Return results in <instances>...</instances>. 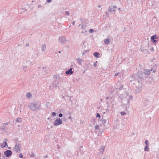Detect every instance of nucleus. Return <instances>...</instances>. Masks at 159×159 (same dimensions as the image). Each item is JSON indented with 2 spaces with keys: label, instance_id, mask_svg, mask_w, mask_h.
I'll use <instances>...</instances> for the list:
<instances>
[{
  "label": "nucleus",
  "instance_id": "obj_1",
  "mask_svg": "<svg viewBox=\"0 0 159 159\" xmlns=\"http://www.w3.org/2000/svg\"><path fill=\"white\" fill-rule=\"evenodd\" d=\"M29 108L33 111L40 110L41 104L37 102H33L28 105Z\"/></svg>",
  "mask_w": 159,
  "mask_h": 159
},
{
  "label": "nucleus",
  "instance_id": "obj_2",
  "mask_svg": "<svg viewBox=\"0 0 159 159\" xmlns=\"http://www.w3.org/2000/svg\"><path fill=\"white\" fill-rule=\"evenodd\" d=\"M130 100L127 98H124L122 99V105L125 108V111L127 110V107L129 105V102Z\"/></svg>",
  "mask_w": 159,
  "mask_h": 159
},
{
  "label": "nucleus",
  "instance_id": "obj_3",
  "mask_svg": "<svg viewBox=\"0 0 159 159\" xmlns=\"http://www.w3.org/2000/svg\"><path fill=\"white\" fill-rule=\"evenodd\" d=\"M142 89V84L138 81L136 84L135 91L136 93H139Z\"/></svg>",
  "mask_w": 159,
  "mask_h": 159
},
{
  "label": "nucleus",
  "instance_id": "obj_4",
  "mask_svg": "<svg viewBox=\"0 0 159 159\" xmlns=\"http://www.w3.org/2000/svg\"><path fill=\"white\" fill-rule=\"evenodd\" d=\"M21 145L19 143H16L13 148L14 151L17 153H19L21 150Z\"/></svg>",
  "mask_w": 159,
  "mask_h": 159
},
{
  "label": "nucleus",
  "instance_id": "obj_5",
  "mask_svg": "<svg viewBox=\"0 0 159 159\" xmlns=\"http://www.w3.org/2000/svg\"><path fill=\"white\" fill-rule=\"evenodd\" d=\"M62 121L61 119L60 118H57L54 120L53 125L54 126H57L62 124Z\"/></svg>",
  "mask_w": 159,
  "mask_h": 159
},
{
  "label": "nucleus",
  "instance_id": "obj_6",
  "mask_svg": "<svg viewBox=\"0 0 159 159\" xmlns=\"http://www.w3.org/2000/svg\"><path fill=\"white\" fill-rule=\"evenodd\" d=\"M59 42L62 44L64 45L66 42L65 37L61 36L59 37Z\"/></svg>",
  "mask_w": 159,
  "mask_h": 159
},
{
  "label": "nucleus",
  "instance_id": "obj_7",
  "mask_svg": "<svg viewBox=\"0 0 159 159\" xmlns=\"http://www.w3.org/2000/svg\"><path fill=\"white\" fill-rule=\"evenodd\" d=\"M137 75L139 78L141 79H143L144 78H145V74H144V72L141 71H139L137 74Z\"/></svg>",
  "mask_w": 159,
  "mask_h": 159
},
{
  "label": "nucleus",
  "instance_id": "obj_8",
  "mask_svg": "<svg viewBox=\"0 0 159 159\" xmlns=\"http://www.w3.org/2000/svg\"><path fill=\"white\" fill-rule=\"evenodd\" d=\"M88 21L87 19H84L82 20V22L81 27L84 29L86 27V25L88 24Z\"/></svg>",
  "mask_w": 159,
  "mask_h": 159
},
{
  "label": "nucleus",
  "instance_id": "obj_9",
  "mask_svg": "<svg viewBox=\"0 0 159 159\" xmlns=\"http://www.w3.org/2000/svg\"><path fill=\"white\" fill-rule=\"evenodd\" d=\"M12 153V152L10 150H7L4 152V155L6 157H9Z\"/></svg>",
  "mask_w": 159,
  "mask_h": 159
},
{
  "label": "nucleus",
  "instance_id": "obj_10",
  "mask_svg": "<svg viewBox=\"0 0 159 159\" xmlns=\"http://www.w3.org/2000/svg\"><path fill=\"white\" fill-rule=\"evenodd\" d=\"M157 35L155 34L154 35H153L151 37V40L153 43H155L157 42V41L155 39H157Z\"/></svg>",
  "mask_w": 159,
  "mask_h": 159
},
{
  "label": "nucleus",
  "instance_id": "obj_11",
  "mask_svg": "<svg viewBox=\"0 0 159 159\" xmlns=\"http://www.w3.org/2000/svg\"><path fill=\"white\" fill-rule=\"evenodd\" d=\"M73 73V71H72V68H70V69L68 70L65 72V74L67 75H72Z\"/></svg>",
  "mask_w": 159,
  "mask_h": 159
},
{
  "label": "nucleus",
  "instance_id": "obj_12",
  "mask_svg": "<svg viewBox=\"0 0 159 159\" xmlns=\"http://www.w3.org/2000/svg\"><path fill=\"white\" fill-rule=\"evenodd\" d=\"M152 70V69L150 70H145L144 72V73L145 74V77H146V75H147L148 76L149 75L150 73V71Z\"/></svg>",
  "mask_w": 159,
  "mask_h": 159
},
{
  "label": "nucleus",
  "instance_id": "obj_13",
  "mask_svg": "<svg viewBox=\"0 0 159 159\" xmlns=\"http://www.w3.org/2000/svg\"><path fill=\"white\" fill-rule=\"evenodd\" d=\"M148 48L149 49H150L151 52H153L154 51V49L153 47L151 46L150 44H148Z\"/></svg>",
  "mask_w": 159,
  "mask_h": 159
},
{
  "label": "nucleus",
  "instance_id": "obj_14",
  "mask_svg": "<svg viewBox=\"0 0 159 159\" xmlns=\"http://www.w3.org/2000/svg\"><path fill=\"white\" fill-rule=\"evenodd\" d=\"M105 148V147L104 146H101V148L100 149V152L101 153H102L103 152L104 149Z\"/></svg>",
  "mask_w": 159,
  "mask_h": 159
},
{
  "label": "nucleus",
  "instance_id": "obj_15",
  "mask_svg": "<svg viewBox=\"0 0 159 159\" xmlns=\"http://www.w3.org/2000/svg\"><path fill=\"white\" fill-rule=\"evenodd\" d=\"M110 42V39L108 38L104 40V43L106 45L108 44Z\"/></svg>",
  "mask_w": 159,
  "mask_h": 159
},
{
  "label": "nucleus",
  "instance_id": "obj_16",
  "mask_svg": "<svg viewBox=\"0 0 159 159\" xmlns=\"http://www.w3.org/2000/svg\"><path fill=\"white\" fill-rule=\"evenodd\" d=\"M41 48L43 52L46 49V46L45 44H43L41 45Z\"/></svg>",
  "mask_w": 159,
  "mask_h": 159
},
{
  "label": "nucleus",
  "instance_id": "obj_17",
  "mask_svg": "<svg viewBox=\"0 0 159 159\" xmlns=\"http://www.w3.org/2000/svg\"><path fill=\"white\" fill-rule=\"evenodd\" d=\"M6 128V127L4 126L3 125H2L0 126V129L4 131H5Z\"/></svg>",
  "mask_w": 159,
  "mask_h": 159
},
{
  "label": "nucleus",
  "instance_id": "obj_18",
  "mask_svg": "<svg viewBox=\"0 0 159 159\" xmlns=\"http://www.w3.org/2000/svg\"><path fill=\"white\" fill-rule=\"evenodd\" d=\"M58 84L59 82H57V83L56 82H54L52 83V85L53 87L57 88V87L58 86H57L56 85H57Z\"/></svg>",
  "mask_w": 159,
  "mask_h": 159
},
{
  "label": "nucleus",
  "instance_id": "obj_19",
  "mask_svg": "<svg viewBox=\"0 0 159 159\" xmlns=\"http://www.w3.org/2000/svg\"><path fill=\"white\" fill-rule=\"evenodd\" d=\"M26 96L27 98H30L31 97L32 94L30 93L29 92L26 94Z\"/></svg>",
  "mask_w": 159,
  "mask_h": 159
},
{
  "label": "nucleus",
  "instance_id": "obj_20",
  "mask_svg": "<svg viewBox=\"0 0 159 159\" xmlns=\"http://www.w3.org/2000/svg\"><path fill=\"white\" fill-rule=\"evenodd\" d=\"M93 55L96 57L98 58L99 56H98L100 55V54L98 52H95L93 53Z\"/></svg>",
  "mask_w": 159,
  "mask_h": 159
},
{
  "label": "nucleus",
  "instance_id": "obj_21",
  "mask_svg": "<svg viewBox=\"0 0 159 159\" xmlns=\"http://www.w3.org/2000/svg\"><path fill=\"white\" fill-rule=\"evenodd\" d=\"M77 60L78 63L81 64L82 63L83 61L82 59H80L79 58H78Z\"/></svg>",
  "mask_w": 159,
  "mask_h": 159
},
{
  "label": "nucleus",
  "instance_id": "obj_22",
  "mask_svg": "<svg viewBox=\"0 0 159 159\" xmlns=\"http://www.w3.org/2000/svg\"><path fill=\"white\" fill-rule=\"evenodd\" d=\"M148 146H146L144 148V151H149V149L148 148Z\"/></svg>",
  "mask_w": 159,
  "mask_h": 159
},
{
  "label": "nucleus",
  "instance_id": "obj_23",
  "mask_svg": "<svg viewBox=\"0 0 159 159\" xmlns=\"http://www.w3.org/2000/svg\"><path fill=\"white\" fill-rule=\"evenodd\" d=\"M4 143L5 144V145L3 146V147H2V144H1V146L2 147H4V148H7L8 147V145H7V141H5L4 142Z\"/></svg>",
  "mask_w": 159,
  "mask_h": 159
},
{
  "label": "nucleus",
  "instance_id": "obj_24",
  "mask_svg": "<svg viewBox=\"0 0 159 159\" xmlns=\"http://www.w3.org/2000/svg\"><path fill=\"white\" fill-rule=\"evenodd\" d=\"M22 121L21 118H17L16 119V122H20Z\"/></svg>",
  "mask_w": 159,
  "mask_h": 159
},
{
  "label": "nucleus",
  "instance_id": "obj_25",
  "mask_svg": "<svg viewBox=\"0 0 159 159\" xmlns=\"http://www.w3.org/2000/svg\"><path fill=\"white\" fill-rule=\"evenodd\" d=\"M29 154L30 156L31 157H34L35 156V154L32 152H31Z\"/></svg>",
  "mask_w": 159,
  "mask_h": 159
},
{
  "label": "nucleus",
  "instance_id": "obj_26",
  "mask_svg": "<svg viewBox=\"0 0 159 159\" xmlns=\"http://www.w3.org/2000/svg\"><path fill=\"white\" fill-rule=\"evenodd\" d=\"M145 143L146 145V146H149V141H148V140H145Z\"/></svg>",
  "mask_w": 159,
  "mask_h": 159
},
{
  "label": "nucleus",
  "instance_id": "obj_27",
  "mask_svg": "<svg viewBox=\"0 0 159 159\" xmlns=\"http://www.w3.org/2000/svg\"><path fill=\"white\" fill-rule=\"evenodd\" d=\"M108 11L109 12H111L112 11V7H109L108 9Z\"/></svg>",
  "mask_w": 159,
  "mask_h": 159
},
{
  "label": "nucleus",
  "instance_id": "obj_28",
  "mask_svg": "<svg viewBox=\"0 0 159 159\" xmlns=\"http://www.w3.org/2000/svg\"><path fill=\"white\" fill-rule=\"evenodd\" d=\"M121 115H123L126 114V113L124 111H122L120 112Z\"/></svg>",
  "mask_w": 159,
  "mask_h": 159
},
{
  "label": "nucleus",
  "instance_id": "obj_29",
  "mask_svg": "<svg viewBox=\"0 0 159 159\" xmlns=\"http://www.w3.org/2000/svg\"><path fill=\"white\" fill-rule=\"evenodd\" d=\"M99 126L97 125L95 126V129H99Z\"/></svg>",
  "mask_w": 159,
  "mask_h": 159
},
{
  "label": "nucleus",
  "instance_id": "obj_30",
  "mask_svg": "<svg viewBox=\"0 0 159 159\" xmlns=\"http://www.w3.org/2000/svg\"><path fill=\"white\" fill-rule=\"evenodd\" d=\"M102 123L103 124H105L106 123V120H103L102 121Z\"/></svg>",
  "mask_w": 159,
  "mask_h": 159
},
{
  "label": "nucleus",
  "instance_id": "obj_31",
  "mask_svg": "<svg viewBox=\"0 0 159 159\" xmlns=\"http://www.w3.org/2000/svg\"><path fill=\"white\" fill-rule=\"evenodd\" d=\"M19 157L20 158H23V156L22 153H20L19 154Z\"/></svg>",
  "mask_w": 159,
  "mask_h": 159
},
{
  "label": "nucleus",
  "instance_id": "obj_32",
  "mask_svg": "<svg viewBox=\"0 0 159 159\" xmlns=\"http://www.w3.org/2000/svg\"><path fill=\"white\" fill-rule=\"evenodd\" d=\"M56 113L55 112H53L52 113V115L53 116H56Z\"/></svg>",
  "mask_w": 159,
  "mask_h": 159
},
{
  "label": "nucleus",
  "instance_id": "obj_33",
  "mask_svg": "<svg viewBox=\"0 0 159 159\" xmlns=\"http://www.w3.org/2000/svg\"><path fill=\"white\" fill-rule=\"evenodd\" d=\"M94 31V30L93 29H90L89 30V32L91 33H93Z\"/></svg>",
  "mask_w": 159,
  "mask_h": 159
},
{
  "label": "nucleus",
  "instance_id": "obj_34",
  "mask_svg": "<svg viewBox=\"0 0 159 159\" xmlns=\"http://www.w3.org/2000/svg\"><path fill=\"white\" fill-rule=\"evenodd\" d=\"M26 68H27V66H23L22 68H21V70H23L24 69H26Z\"/></svg>",
  "mask_w": 159,
  "mask_h": 159
},
{
  "label": "nucleus",
  "instance_id": "obj_35",
  "mask_svg": "<svg viewBox=\"0 0 159 159\" xmlns=\"http://www.w3.org/2000/svg\"><path fill=\"white\" fill-rule=\"evenodd\" d=\"M65 14L67 16L69 15V12L68 11H66Z\"/></svg>",
  "mask_w": 159,
  "mask_h": 159
},
{
  "label": "nucleus",
  "instance_id": "obj_36",
  "mask_svg": "<svg viewBox=\"0 0 159 159\" xmlns=\"http://www.w3.org/2000/svg\"><path fill=\"white\" fill-rule=\"evenodd\" d=\"M96 117H99V118L100 117V115L99 113H97V114Z\"/></svg>",
  "mask_w": 159,
  "mask_h": 159
},
{
  "label": "nucleus",
  "instance_id": "obj_37",
  "mask_svg": "<svg viewBox=\"0 0 159 159\" xmlns=\"http://www.w3.org/2000/svg\"><path fill=\"white\" fill-rule=\"evenodd\" d=\"M97 62V61H96V62L94 63V64H93V66L94 67H96V66H97V64H96V63Z\"/></svg>",
  "mask_w": 159,
  "mask_h": 159
},
{
  "label": "nucleus",
  "instance_id": "obj_38",
  "mask_svg": "<svg viewBox=\"0 0 159 159\" xmlns=\"http://www.w3.org/2000/svg\"><path fill=\"white\" fill-rule=\"evenodd\" d=\"M8 124V122L6 123H4L2 124L5 127H6V125H7Z\"/></svg>",
  "mask_w": 159,
  "mask_h": 159
},
{
  "label": "nucleus",
  "instance_id": "obj_39",
  "mask_svg": "<svg viewBox=\"0 0 159 159\" xmlns=\"http://www.w3.org/2000/svg\"><path fill=\"white\" fill-rule=\"evenodd\" d=\"M129 100H132L133 98V97L132 96L130 95L129 97Z\"/></svg>",
  "mask_w": 159,
  "mask_h": 159
},
{
  "label": "nucleus",
  "instance_id": "obj_40",
  "mask_svg": "<svg viewBox=\"0 0 159 159\" xmlns=\"http://www.w3.org/2000/svg\"><path fill=\"white\" fill-rule=\"evenodd\" d=\"M63 116V115L61 113H60L59 114V116L60 117H61L62 116Z\"/></svg>",
  "mask_w": 159,
  "mask_h": 159
},
{
  "label": "nucleus",
  "instance_id": "obj_41",
  "mask_svg": "<svg viewBox=\"0 0 159 159\" xmlns=\"http://www.w3.org/2000/svg\"><path fill=\"white\" fill-rule=\"evenodd\" d=\"M119 74V73L118 72L116 73L114 75V76H117L118 75V74Z\"/></svg>",
  "mask_w": 159,
  "mask_h": 159
},
{
  "label": "nucleus",
  "instance_id": "obj_42",
  "mask_svg": "<svg viewBox=\"0 0 159 159\" xmlns=\"http://www.w3.org/2000/svg\"><path fill=\"white\" fill-rule=\"evenodd\" d=\"M52 0H47L46 1L50 3L52 1Z\"/></svg>",
  "mask_w": 159,
  "mask_h": 159
},
{
  "label": "nucleus",
  "instance_id": "obj_43",
  "mask_svg": "<svg viewBox=\"0 0 159 159\" xmlns=\"http://www.w3.org/2000/svg\"><path fill=\"white\" fill-rule=\"evenodd\" d=\"M106 112H109V108H107L106 109Z\"/></svg>",
  "mask_w": 159,
  "mask_h": 159
},
{
  "label": "nucleus",
  "instance_id": "obj_44",
  "mask_svg": "<svg viewBox=\"0 0 159 159\" xmlns=\"http://www.w3.org/2000/svg\"><path fill=\"white\" fill-rule=\"evenodd\" d=\"M116 7H117L115 5L113 6V8L115 9V8H116Z\"/></svg>",
  "mask_w": 159,
  "mask_h": 159
},
{
  "label": "nucleus",
  "instance_id": "obj_45",
  "mask_svg": "<svg viewBox=\"0 0 159 159\" xmlns=\"http://www.w3.org/2000/svg\"><path fill=\"white\" fill-rule=\"evenodd\" d=\"M105 14L106 15H107L108 14V12L107 11H105Z\"/></svg>",
  "mask_w": 159,
  "mask_h": 159
},
{
  "label": "nucleus",
  "instance_id": "obj_46",
  "mask_svg": "<svg viewBox=\"0 0 159 159\" xmlns=\"http://www.w3.org/2000/svg\"><path fill=\"white\" fill-rule=\"evenodd\" d=\"M75 21H74L73 22V23H72V25H75Z\"/></svg>",
  "mask_w": 159,
  "mask_h": 159
},
{
  "label": "nucleus",
  "instance_id": "obj_47",
  "mask_svg": "<svg viewBox=\"0 0 159 159\" xmlns=\"http://www.w3.org/2000/svg\"><path fill=\"white\" fill-rule=\"evenodd\" d=\"M69 101H70V102H72V101H73V100H72L71 99H70H70H69Z\"/></svg>",
  "mask_w": 159,
  "mask_h": 159
},
{
  "label": "nucleus",
  "instance_id": "obj_48",
  "mask_svg": "<svg viewBox=\"0 0 159 159\" xmlns=\"http://www.w3.org/2000/svg\"><path fill=\"white\" fill-rule=\"evenodd\" d=\"M58 80H59V78L56 77V81L57 80L58 81Z\"/></svg>",
  "mask_w": 159,
  "mask_h": 159
},
{
  "label": "nucleus",
  "instance_id": "obj_49",
  "mask_svg": "<svg viewBox=\"0 0 159 159\" xmlns=\"http://www.w3.org/2000/svg\"><path fill=\"white\" fill-rule=\"evenodd\" d=\"M26 46H29V43H27L26 44Z\"/></svg>",
  "mask_w": 159,
  "mask_h": 159
},
{
  "label": "nucleus",
  "instance_id": "obj_50",
  "mask_svg": "<svg viewBox=\"0 0 159 159\" xmlns=\"http://www.w3.org/2000/svg\"><path fill=\"white\" fill-rule=\"evenodd\" d=\"M47 157H48V156H47V155H46V156H44V157H43V158H47Z\"/></svg>",
  "mask_w": 159,
  "mask_h": 159
},
{
  "label": "nucleus",
  "instance_id": "obj_51",
  "mask_svg": "<svg viewBox=\"0 0 159 159\" xmlns=\"http://www.w3.org/2000/svg\"><path fill=\"white\" fill-rule=\"evenodd\" d=\"M41 7V5H39V6H38V8H40Z\"/></svg>",
  "mask_w": 159,
  "mask_h": 159
},
{
  "label": "nucleus",
  "instance_id": "obj_52",
  "mask_svg": "<svg viewBox=\"0 0 159 159\" xmlns=\"http://www.w3.org/2000/svg\"><path fill=\"white\" fill-rule=\"evenodd\" d=\"M67 96L68 97H70V98H71V97H73V96H69L68 95H67Z\"/></svg>",
  "mask_w": 159,
  "mask_h": 159
},
{
  "label": "nucleus",
  "instance_id": "obj_53",
  "mask_svg": "<svg viewBox=\"0 0 159 159\" xmlns=\"http://www.w3.org/2000/svg\"><path fill=\"white\" fill-rule=\"evenodd\" d=\"M109 97H106V99H109Z\"/></svg>",
  "mask_w": 159,
  "mask_h": 159
},
{
  "label": "nucleus",
  "instance_id": "obj_54",
  "mask_svg": "<svg viewBox=\"0 0 159 159\" xmlns=\"http://www.w3.org/2000/svg\"><path fill=\"white\" fill-rule=\"evenodd\" d=\"M22 9H23V10H25V11H26L27 10H26V9H25V8H22Z\"/></svg>",
  "mask_w": 159,
  "mask_h": 159
},
{
  "label": "nucleus",
  "instance_id": "obj_55",
  "mask_svg": "<svg viewBox=\"0 0 159 159\" xmlns=\"http://www.w3.org/2000/svg\"><path fill=\"white\" fill-rule=\"evenodd\" d=\"M155 72H156V70H153V73H155Z\"/></svg>",
  "mask_w": 159,
  "mask_h": 159
},
{
  "label": "nucleus",
  "instance_id": "obj_56",
  "mask_svg": "<svg viewBox=\"0 0 159 159\" xmlns=\"http://www.w3.org/2000/svg\"><path fill=\"white\" fill-rule=\"evenodd\" d=\"M52 88H51V87H50V90H52Z\"/></svg>",
  "mask_w": 159,
  "mask_h": 159
},
{
  "label": "nucleus",
  "instance_id": "obj_57",
  "mask_svg": "<svg viewBox=\"0 0 159 159\" xmlns=\"http://www.w3.org/2000/svg\"><path fill=\"white\" fill-rule=\"evenodd\" d=\"M108 102H106V104H107V105H108Z\"/></svg>",
  "mask_w": 159,
  "mask_h": 159
},
{
  "label": "nucleus",
  "instance_id": "obj_58",
  "mask_svg": "<svg viewBox=\"0 0 159 159\" xmlns=\"http://www.w3.org/2000/svg\"><path fill=\"white\" fill-rule=\"evenodd\" d=\"M109 106L108 105H107V108H109Z\"/></svg>",
  "mask_w": 159,
  "mask_h": 159
},
{
  "label": "nucleus",
  "instance_id": "obj_59",
  "mask_svg": "<svg viewBox=\"0 0 159 159\" xmlns=\"http://www.w3.org/2000/svg\"><path fill=\"white\" fill-rule=\"evenodd\" d=\"M85 70H84V71L83 72V73H85Z\"/></svg>",
  "mask_w": 159,
  "mask_h": 159
},
{
  "label": "nucleus",
  "instance_id": "obj_60",
  "mask_svg": "<svg viewBox=\"0 0 159 159\" xmlns=\"http://www.w3.org/2000/svg\"><path fill=\"white\" fill-rule=\"evenodd\" d=\"M112 11H115V10H112Z\"/></svg>",
  "mask_w": 159,
  "mask_h": 159
},
{
  "label": "nucleus",
  "instance_id": "obj_61",
  "mask_svg": "<svg viewBox=\"0 0 159 159\" xmlns=\"http://www.w3.org/2000/svg\"><path fill=\"white\" fill-rule=\"evenodd\" d=\"M61 52V51H59V52H58V53H60Z\"/></svg>",
  "mask_w": 159,
  "mask_h": 159
},
{
  "label": "nucleus",
  "instance_id": "obj_62",
  "mask_svg": "<svg viewBox=\"0 0 159 159\" xmlns=\"http://www.w3.org/2000/svg\"><path fill=\"white\" fill-rule=\"evenodd\" d=\"M102 99H100V100H101V102H102Z\"/></svg>",
  "mask_w": 159,
  "mask_h": 159
},
{
  "label": "nucleus",
  "instance_id": "obj_63",
  "mask_svg": "<svg viewBox=\"0 0 159 159\" xmlns=\"http://www.w3.org/2000/svg\"><path fill=\"white\" fill-rule=\"evenodd\" d=\"M83 34L84 33L83 31H82L81 32Z\"/></svg>",
  "mask_w": 159,
  "mask_h": 159
},
{
  "label": "nucleus",
  "instance_id": "obj_64",
  "mask_svg": "<svg viewBox=\"0 0 159 159\" xmlns=\"http://www.w3.org/2000/svg\"><path fill=\"white\" fill-rule=\"evenodd\" d=\"M8 148H9V149H10V148H11V147H9Z\"/></svg>",
  "mask_w": 159,
  "mask_h": 159
}]
</instances>
